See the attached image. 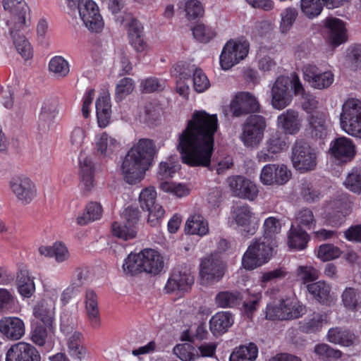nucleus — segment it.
Segmentation results:
<instances>
[{"instance_id": "1", "label": "nucleus", "mask_w": 361, "mask_h": 361, "mask_svg": "<svg viewBox=\"0 0 361 361\" xmlns=\"http://www.w3.org/2000/svg\"><path fill=\"white\" fill-rule=\"evenodd\" d=\"M217 129L216 114L195 111L178 137V149L183 162L190 166L209 167Z\"/></svg>"}, {"instance_id": "2", "label": "nucleus", "mask_w": 361, "mask_h": 361, "mask_svg": "<svg viewBox=\"0 0 361 361\" xmlns=\"http://www.w3.org/2000/svg\"><path fill=\"white\" fill-rule=\"evenodd\" d=\"M155 143L148 138H141L123 158L121 171L124 180L135 184L143 178L149 169L155 154Z\"/></svg>"}, {"instance_id": "3", "label": "nucleus", "mask_w": 361, "mask_h": 361, "mask_svg": "<svg viewBox=\"0 0 361 361\" xmlns=\"http://www.w3.org/2000/svg\"><path fill=\"white\" fill-rule=\"evenodd\" d=\"M4 8L10 14L6 21L10 35L19 54L27 60L32 57V49L30 42L21 34V31L27 26L26 13L29 7L24 0H3Z\"/></svg>"}, {"instance_id": "4", "label": "nucleus", "mask_w": 361, "mask_h": 361, "mask_svg": "<svg viewBox=\"0 0 361 361\" xmlns=\"http://www.w3.org/2000/svg\"><path fill=\"white\" fill-rule=\"evenodd\" d=\"M126 274L137 276L146 274L150 276L158 275V251L145 248L138 253L130 252L123 264Z\"/></svg>"}, {"instance_id": "5", "label": "nucleus", "mask_w": 361, "mask_h": 361, "mask_svg": "<svg viewBox=\"0 0 361 361\" xmlns=\"http://www.w3.org/2000/svg\"><path fill=\"white\" fill-rule=\"evenodd\" d=\"M341 128L348 135L361 139V101L349 98L342 105L340 114Z\"/></svg>"}, {"instance_id": "6", "label": "nucleus", "mask_w": 361, "mask_h": 361, "mask_svg": "<svg viewBox=\"0 0 361 361\" xmlns=\"http://www.w3.org/2000/svg\"><path fill=\"white\" fill-rule=\"evenodd\" d=\"M276 243L264 238L251 244L242 259V264L246 269H254L266 263L271 257Z\"/></svg>"}, {"instance_id": "7", "label": "nucleus", "mask_w": 361, "mask_h": 361, "mask_svg": "<svg viewBox=\"0 0 361 361\" xmlns=\"http://www.w3.org/2000/svg\"><path fill=\"white\" fill-rule=\"evenodd\" d=\"M306 307L300 302L286 298L276 305H269L266 310V318L269 320H289L298 319L305 314Z\"/></svg>"}, {"instance_id": "8", "label": "nucleus", "mask_w": 361, "mask_h": 361, "mask_svg": "<svg viewBox=\"0 0 361 361\" xmlns=\"http://www.w3.org/2000/svg\"><path fill=\"white\" fill-rule=\"evenodd\" d=\"M266 128L267 123L263 116L250 115L243 125L240 139L246 147L255 149L261 143Z\"/></svg>"}, {"instance_id": "9", "label": "nucleus", "mask_w": 361, "mask_h": 361, "mask_svg": "<svg viewBox=\"0 0 361 361\" xmlns=\"http://www.w3.org/2000/svg\"><path fill=\"white\" fill-rule=\"evenodd\" d=\"M315 149L302 140H296L292 147L291 161L293 167L301 172L312 171L317 166Z\"/></svg>"}, {"instance_id": "10", "label": "nucleus", "mask_w": 361, "mask_h": 361, "mask_svg": "<svg viewBox=\"0 0 361 361\" xmlns=\"http://www.w3.org/2000/svg\"><path fill=\"white\" fill-rule=\"evenodd\" d=\"M288 148V137L281 131H274L267 137L263 148L257 154V159L259 162L276 161Z\"/></svg>"}, {"instance_id": "11", "label": "nucleus", "mask_w": 361, "mask_h": 361, "mask_svg": "<svg viewBox=\"0 0 361 361\" xmlns=\"http://www.w3.org/2000/svg\"><path fill=\"white\" fill-rule=\"evenodd\" d=\"M178 169V166L171 161L161 162L159 164V177L166 178L172 177ZM159 189L177 197L187 196L190 192V190L183 184L162 179L161 180L159 179Z\"/></svg>"}, {"instance_id": "12", "label": "nucleus", "mask_w": 361, "mask_h": 361, "mask_svg": "<svg viewBox=\"0 0 361 361\" xmlns=\"http://www.w3.org/2000/svg\"><path fill=\"white\" fill-rule=\"evenodd\" d=\"M249 51L247 42L228 41L224 47L220 56V65L224 70H228L244 59Z\"/></svg>"}, {"instance_id": "13", "label": "nucleus", "mask_w": 361, "mask_h": 361, "mask_svg": "<svg viewBox=\"0 0 361 361\" xmlns=\"http://www.w3.org/2000/svg\"><path fill=\"white\" fill-rule=\"evenodd\" d=\"M126 223L122 224L115 221L111 225V233L114 236L127 240L135 237L136 224L139 220L140 212L136 207H128L123 213Z\"/></svg>"}, {"instance_id": "14", "label": "nucleus", "mask_w": 361, "mask_h": 361, "mask_svg": "<svg viewBox=\"0 0 361 361\" xmlns=\"http://www.w3.org/2000/svg\"><path fill=\"white\" fill-rule=\"evenodd\" d=\"M225 274L224 263L213 257H206L200 264V278L201 284L210 286L219 282Z\"/></svg>"}, {"instance_id": "15", "label": "nucleus", "mask_w": 361, "mask_h": 361, "mask_svg": "<svg viewBox=\"0 0 361 361\" xmlns=\"http://www.w3.org/2000/svg\"><path fill=\"white\" fill-rule=\"evenodd\" d=\"M85 26L92 32H99L104 23L97 4L93 0H83L77 9Z\"/></svg>"}, {"instance_id": "16", "label": "nucleus", "mask_w": 361, "mask_h": 361, "mask_svg": "<svg viewBox=\"0 0 361 361\" xmlns=\"http://www.w3.org/2000/svg\"><path fill=\"white\" fill-rule=\"evenodd\" d=\"M302 71L304 80L314 89H327L334 81V75L332 72H321L319 68L312 63L305 64Z\"/></svg>"}, {"instance_id": "17", "label": "nucleus", "mask_w": 361, "mask_h": 361, "mask_svg": "<svg viewBox=\"0 0 361 361\" xmlns=\"http://www.w3.org/2000/svg\"><path fill=\"white\" fill-rule=\"evenodd\" d=\"M291 176V171L286 165L268 164L262 169L259 179L265 185H283Z\"/></svg>"}, {"instance_id": "18", "label": "nucleus", "mask_w": 361, "mask_h": 361, "mask_svg": "<svg viewBox=\"0 0 361 361\" xmlns=\"http://www.w3.org/2000/svg\"><path fill=\"white\" fill-rule=\"evenodd\" d=\"M9 185L16 198L23 204H30L37 196L36 185L28 177H14Z\"/></svg>"}, {"instance_id": "19", "label": "nucleus", "mask_w": 361, "mask_h": 361, "mask_svg": "<svg viewBox=\"0 0 361 361\" xmlns=\"http://www.w3.org/2000/svg\"><path fill=\"white\" fill-rule=\"evenodd\" d=\"M259 104L256 97L248 92L238 93L231 103V111L235 117L258 111Z\"/></svg>"}, {"instance_id": "20", "label": "nucleus", "mask_w": 361, "mask_h": 361, "mask_svg": "<svg viewBox=\"0 0 361 361\" xmlns=\"http://www.w3.org/2000/svg\"><path fill=\"white\" fill-rule=\"evenodd\" d=\"M233 218L240 233L244 236L252 235L257 231L254 213L247 205L237 207L233 212Z\"/></svg>"}, {"instance_id": "21", "label": "nucleus", "mask_w": 361, "mask_h": 361, "mask_svg": "<svg viewBox=\"0 0 361 361\" xmlns=\"http://www.w3.org/2000/svg\"><path fill=\"white\" fill-rule=\"evenodd\" d=\"M6 361H41V356L34 345L25 342H19L8 350Z\"/></svg>"}, {"instance_id": "22", "label": "nucleus", "mask_w": 361, "mask_h": 361, "mask_svg": "<svg viewBox=\"0 0 361 361\" xmlns=\"http://www.w3.org/2000/svg\"><path fill=\"white\" fill-rule=\"evenodd\" d=\"M291 80L288 77L280 76L274 83L271 89V104L274 109L281 110L286 107L290 99L288 89Z\"/></svg>"}, {"instance_id": "23", "label": "nucleus", "mask_w": 361, "mask_h": 361, "mask_svg": "<svg viewBox=\"0 0 361 361\" xmlns=\"http://www.w3.org/2000/svg\"><path fill=\"white\" fill-rule=\"evenodd\" d=\"M0 333L8 340H19L25 335V323L17 317H4L0 319Z\"/></svg>"}, {"instance_id": "24", "label": "nucleus", "mask_w": 361, "mask_h": 361, "mask_svg": "<svg viewBox=\"0 0 361 361\" xmlns=\"http://www.w3.org/2000/svg\"><path fill=\"white\" fill-rule=\"evenodd\" d=\"M229 186L235 195L254 200L258 195L257 185L243 176H235L228 179Z\"/></svg>"}, {"instance_id": "25", "label": "nucleus", "mask_w": 361, "mask_h": 361, "mask_svg": "<svg viewBox=\"0 0 361 361\" xmlns=\"http://www.w3.org/2000/svg\"><path fill=\"white\" fill-rule=\"evenodd\" d=\"M327 39L334 47H337L348 40L347 30L344 22L338 18H329L326 20Z\"/></svg>"}, {"instance_id": "26", "label": "nucleus", "mask_w": 361, "mask_h": 361, "mask_svg": "<svg viewBox=\"0 0 361 361\" xmlns=\"http://www.w3.org/2000/svg\"><path fill=\"white\" fill-rule=\"evenodd\" d=\"M157 192L154 187L143 189L139 196L140 207L148 212L147 222L152 226L158 225V210L155 206Z\"/></svg>"}, {"instance_id": "27", "label": "nucleus", "mask_w": 361, "mask_h": 361, "mask_svg": "<svg viewBox=\"0 0 361 361\" xmlns=\"http://www.w3.org/2000/svg\"><path fill=\"white\" fill-rule=\"evenodd\" d=\"M329 152L336 159L348 161L354 157L355 147L350 138L341 137L331 142Z\"/></svg>"}, {"instance_id": "28", "label": "nucleus", "mask_w": 361, "mask_h": 361, "mask_svg": "<svg viewBox=\"0 0 361 361\" xmlns=\"http://www.w3.org/2000/svg\"><path fill=\"white\" fill-rule=\"evenodd\" d=\"M307 131L314 140H324L329 132V124L326 116L323 113H315L308 117Z\"/></svg>"}, {"instance_id": "29", "label": "nucleus", "mask_w": 361, "mask_h": 361, "mask_svg": "<svg viewBox=\"0 0 361 361\" xmlns=\"http://www.w3.org/2000/svg\"><path fill=\"white\" fill-rule=\"evenodd\" d=\"M277 126L281 128L284 135H295L300 129V121L298 112L288 109L277 118Z\"/></svg>"}, {"instance_id": "30", "label": "nucleus", "mask_w": 361, "mask_h": 361, "mask_svg": "<svg viewBox=\"0 0 361 361\" xmlns=\"http://www.w3.org/2000/svg\"><path fill=\"white\" fill-rule=\"evenodd\" d=\"M85 310L90 326L94 329L101 326V318L98 306V297L92 289H87L85 293Z\"/></svg>"}, {"instance_id": "31", "label": "nucleus", "mask_w": 361, "mask_h": 361, "mask_svg": "<svg viewBox=\"0 0 361 361\" xmlns=\"http://www.w3.org/2000/svg\"><path fill=\"white\" fill-rule=\"evenodd\" d=\"M194 281V276L190 273H174L168 279L164 290L166 293H170L176 290L187 292L190 289Z\"/></svg>"}, {"instance_id": "32", "label": "nucleus", "mask_w": 361, "mask_h": 361, "mask_svg": "<svg viewBox=\"0 0 361 361\" xmlns=\"http://www.w3.org/2000/svg\"><path fill=\"white\" fill-rule=\"evenodd\" d=\"M79 175L84 189L90 191L95 185L94 174L95 166L91 158L81 154L79 157Z\"/></svg>"}, {"instance_id": "33", "label": "nucleus", "mask_w": 361, "mask_h": 361, "mask_svg": "<svg viewBox=\"0 0 361 361\" xmlns=\"http://www.w3.org/2000/svg\"><path fill=\"white\" fill-rule=\"evenodd\" d=\"M96 114L98 126L106 128L110 123L111 118V104L109 95H102L96 101Z\"/></svg>"}, {"instance_id": "34", "label": "nucleus", "mask_w": 361, "mask_h": 361, "mask_svg": "<svg viewBox=\"0 0 361 361\" xmlns=\"http://www.w3.org/2000/svg\"><path fill=\"white\" fill-rule=\"evenodd\" d=\"M356 337L354 334L348 329L340 327L331 328L327 333V340L334 344L343 346H350L355 341Z\"/></svg>"}, {"instance_id": "35", "label": "nucleus", "mask_w": 361, "mask_h": 361, "mask_svg": "<svg viewBox=\"0 0 361 361\" xmlns=\"http://www.w3.org/2000/svg\"><path fill=\"white\" fill-rule=\"evenodd\" d=\"M341 302L348 311L356 312L361 308V291L353 287H347L341 293Z\"/></svg>"}, {"instance_id": "36", "label": "nucleus", "mask_w": 361, "mask_h": 361, "mask_svg": "<svg viewBox=\"0 0 361 361\" xmlns=\"http://www.w3.org/2000/svg\"><path fill=\"white\" fill-rule=\"evenodd\" d=\"M185 232L189 235H205L209 232L208 223L200 214L191 215L185 223Z\"/></svg>"}, {"instance_id": "37", "label": "nucleus", "mask_w": 361, "mask_h": 361, "mask_svg": "<svg viewBox=\"0 0 361 361\" xmlns=\"http://www.w3.org/2000/svg\"><path fill=\"white\" fill-rule=\"evenodd\" d=\"M258 355V348L253 343L236 347L230 355V361H255Z\"/></svg>"}, {"instance_id": "38", "label": "nucleus", "mask_w": 361, "mask_h": 361, "mask_svg": "<svg viewBox=\"0 0 361 361\" xmlns=\"http://www.w3.org/2000/svg\"><path fill=\"white\" fill-rule=\"evenodd\" d=\"M102 212L103 209L100 204L91 202L87 204L84 212L76 218V223L80 226H85L99 219Z\"/></svg>"}, {"instance_id": "39", "label": "nucleus", "mask_w": 361, "mask_h": 361, "mask_svg": "<svg viewBox=\"0 0 361 361\" xmlns=\"http://www.w3.org/2000/svg\"><path fill=\"white\" fill-rule=\"evenodd\" d=\"M210 329L213 334L224 333L233 323L232 315L228 312H218L210 319Z\"/></svg>"}, {"instance_id": "40", "label": "nucleus", "mask_w": 361, "mask_h": 361, "mask_svg": "<svg viewBox=\"0 0 361 361\" xmlns=\"http://www.w3.org/2000/svg\"><path fill=\"white\" fill-rule=\"evenodd\" d=\"M128 36L131 45L137 51H142L146 47L142 35V27L139 21L135 18L132 19L128 27Z\"/></svg>"}, {"instance_id": "41", "label": "nucleus", "mask_w": 361, "mask_h": 361, "mask_svg": "<svg viewBox=\"0 0 361 361\" xmlns=\"http://www.w3.org/2000/svg\"><path fill=\"white\" fill-rule=\"evenodd\" d=\"M117 145L116 140L109 137L105 132L95 137V148L97 153L100 156L106 157L112 154Z\"/></svg>"}, {"instance_id": "42", "label": "nucleus", "mask_w": 361, "mask_h": 361, "mask_svg": "<svg viewBox=\"0 0 361 361\" xmlns=\"http://www.w3.org/2000/svg\"><path fill=\"white\" fill-rule=\"evenodd\" d=\"M18 293L24 298H30L35 290L33 279L27 270H20L17 275Z\"/></svg>"}, {"instance_id": "43", "label": "nucleus", "mask_w": 361, "mask_h": 361, "mask_svg": "<svg viewBox=\"0 0 361 361\" xmlns=\"http://www.w3.org/2000/svg\"><path fill=\"white\" fill-rule=\"evenodd\" d=\"M308 240L307 233L302 230L300 227L295 228L292 226L290 228L288 237V243L290 247L303 250L305 248Z\"/></svg>"}, {"instance_id": "44", "label": "nucleus", "mask_w": 361, "mask_h": 361, "mask_svg": "<svg viewBox=\"0 0 361 361\" xmlns=\"http://www.w3.org/2000/svg\"><path fill=\"white\" fill-rule=\"evenodd\" d=\"M306 287L310 294L320 303H325L329 300L331 288L324 281L310 283Z\"/></svg>"}, {"instance_id": "45", "label": "nucleus", "mask_w": 361, "mask_h": 361, "mask_svg": "<svg viewBox=\"0 0 361 361\" xmlns=\"http://www.w3.org/2000/svg\"><path fill=\"white\" fill-rule=\"evenodd\" d=\"M49 71L56 78H65L70 71V66L67 60L61 56L52 57L48 65Z\"/></svg>"}, {"instance_id": "46", "label": "nucleus", "mask_w": 361, "mask_h": 361, "mask_svg": "<svg viewBox=\"0 0 361 361\" xmlns=\"http://www.w3.org/2000/svg\"><path fill=\"white\" fill-rule=\"evenodd\" d=\"M82 334L78 331H75L68 340V353L71 357L75 359L81 360L85 357L86 351L85 348L80 345Z\"/></svg>"}, {"instance_id": "47", "label": "nucleus", "mask_w": 361, "mask_h": 361, "mask_svg": "<svg viewBox=\"0 0 361 361\" xmlns=\"http://www.w3.org/2000/svg\"><path fill=\"white\" fill-rule=\"evenodd\" d=\"M281 220L275 216H269L264 220L263 224V236L264 240L275 242V237L281 232Z\"/></svg>"}, {"instance_id": "48", "label": "nucleus", "mask_w": 361, "mask_h": 361, "mask_svg": "<svg viewBox=\"0 0 361 361\" xmlns=\"http://www.w3.org/2000/svg\"><path fill=\"white\" fill-rule=\"evenodd\" d=\"M240 300L241 296L238 291H222L215 298L216 305L222 308L233 307L238 305Z\"/></svg>"}, {"instance_id": "49", "label": "nucleus", "mask_w": 361, "mask_h": 361, "mask_svg": "<svg viewBox=\"0 0 361 361\" xmlns=\"http://www.w3.org/2000/svg\"><path fill=\"white\" fill-rule=\"evenodd\" d=\"M298 16V11L294 8H287L281 13L280 30L287 33L292 27Z\"/></svg>"}, {"instance_id": "50", "label": "nucleus", "mask_w": 361, "mask_h": 361, "mask_svg": "<svg viewBox=\"0 0 361 361\" xmlns=\"http://www.w3.org/2000/svg\"><path fill=\"white\" fill-rule=\"evenodd\" d=\"M300 7L302 13L310 18L319 15L323 9L320 0H301Z\"/></svg>"}, {"instance_id": "51", "label": "nucleus", "mask_w": 361, "mask_h": 361, "mask_svg": "<svg viewBox=\"0 0 361 361\" xmlns=\"http://www.w3.org/2000/svg\"><path fill=\"white\" fill-rule=\"evenodd\" d=\"M341 253L340 248L333 244H324L319 247L317 257L324 262L330 261L339 257Z\"/></svg>"}, {"instance_id": "52", "label": "nucleus", "mask_w": 361, "mask_h": 361, "mask_svg": "<svg viewBox=\"0 0 361 361\" xmlns=\"http://www.w3.org/2000/svg\"><path fill=\"white\" fill-rule=\"evenodd\" d=\"M33 314L45 326H51L52 325L54 313L43 302H39L35 306Z\"/></svg>"}, {"instance_id": "53", "label": "nucleus", "mask_w": 361, "mask_h": 361, "mask_svg": "<svg viewBox=\"0 0 361 361\" xmlns=\"http://www.w3.org/2000/svg\"><path fill=\"white\" fill-rule=\"evenodd\" d=\"M173 351L182 361H194L199 356L190 343L178 344L174 347Z\"/></svg>"}, {"instance_id": "54", "label": "nucleus", "mask_w": 361, "mask_h": 361, "mask_svg": "<svg viewBox=\"0 0 361 361\" xmlns=\"http://www.w3.org/2000/svg\"><path fill=\"white\" fill-rule=\"evenodd\" d=\"M326 315L322 314H314L312 317L305 321L302 326L303 331L312 333L318 331L324 324L326 323Z\"/></svg>"}, {"instance_id": "55", "label": "nucleus", "mask_w": 361, "mask_h": 361, "mask_svg": "<svg viewBox=\"0 0 361 361\" xmlns=\"http://www.w3.org/2000/svg\"><path fill=\"white\" fill-rule=\"evenodd\" d=\"M47 327L44 324H36L32 326L30 335L31 341L38 346H43L46 343L48 336Z\"/></svg>"}, {"instance_id": "56", "label": "nucleus", "mask_w": 361, "mask_h": 361, "mask_svg": "<svg viewBox=\"0 0 361 361\" xmlns=\"http://www.w3.org/2000/svg\"><path fill=\"white\" fill-rule=\"evenodd\" d=\"M345 185L350 191L357 194H361V170L353 169L348 173L345 180Z\"/></svg>"}, {"instance_id": "57", "label": "nucleus", "mask_w": 361, "mask_h": 361, "mask_svg": "<svg viewBox=\"0 0 361 361\" xmlns=\"http://www.w3.org/2000/svg\"><path fill=\"white\" fill-rule=\"evenodd\" d=\"M186 17L189 20L200 18L204 14L202 4L198 0H188L185 3Z\"/></svg>"}, {"instance_id": "58", "label": "nucleus", "mask_w": 361, "mask_h": 361, "mask_svg": "<svg viewBox=\"0 0 361 361\" xmlns=\"http://www.w3.org/2000/svg\"><path fill=\"white\" fill-rule=\"evenodd\" d=\"M300 195L307 202H314L320 198V193L314 187L312 183L305 180L301 183Z\"/></svg>"}, {"instance_id": "59", "label": "nucleus", "mask_w": 361, "mask_h": 361, "mask_svg": "<svg viewBox=\"0 0 361 361\" xmlns=\"http://www.w3.org/2000/svg\"><path fill=\"white\" fill-rule=\"evenodd\" d=\"M314 353L322 359H338L342 355L339 350L334 349L325 343L317 345L314 348Z\"/></svg>"}, {"instance_id": "60", "label": "nucleus", "mask_w": 361, "mask_h": 361, "mask_svg": "<svg viewBox=\"0 0 361 361\" xmlns=\"http://www.w3.org/2000/svg\"><path fill=\"white\" fill-rule=\"evenodd\" d=\"M134 90V82L130 78L121 79L116 87V96L119 100L130 94Z\"/></svg>"}, {"instance_id": "61", "label": "nucleus", "mask_w": 361, "mask_h": 361, "mask_svg": "<svg viewBox=\"0 0 361 361\" xmlns=\"http://www.w3.org/2000/svg\"><path fill=\"white\" fill-rule=\"evenodd\" d=\"M193 86L197 92H203L207 90L210 83L207 75L201 69L196 68L193 73Z\"/></svg>"}, {"instance_id": "62", "label": "nucleus", "mask_w": 361, "mask_h": 361, "mask_svg": "<svg viewBox=\"0 0 361 361\" xmlns=\"http://www.w3.org/2000/svg\"><path fill=\"white\" fill-rule=\"evenodd\" d=\"M290 85H292V88L295 95L300 96L302 98L308 100L311 105H315L317 101L312 95L305 92L304 87L298 75L293 76Z\"/></svg>"}, {"instance_id": "63", "label": "nucleus", "mask_w": 361, "mask_h": 361, "mask_svg": "<svg viewBox=\"0 0 361 361\" xmlns=\"http://www.w3.org/2000/svg\"><path fill=\"white\" fill-rule=\"evenodd\" d=\"M297 275L304 283L313 281L318 278L317 270L310 266L298 267Z\"/></svg>"}, {"instance_id": "64", "label": "nucleus", "mask_w": 361, "mask_h": 361, "mask_svg": "<svg viewBox=\"0 0 361 361\" xmlns=\"http://www.w3.org/2000/svg\"><path fill=\"white\" fill-rule=\"evenodd\" d=\"M347 59L354 67L361 66V44H354L349 47Z\"/></svg>"}]
</instances>
